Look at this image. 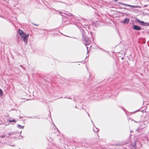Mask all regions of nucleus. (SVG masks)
Returning <instances> with one entry per match:
<instances>
[{
    "instance_id": "f257e3e1",
    "label": "nucleus",
    "mask_w": 149,
    "mask_h": 149,
    "mask_svg": "<svg viewBox=\"0 0 149 149\" xmlns=\"http://www.w3.org/2000/svg\"><path fill=\"white\" fill-rule=\"evenodd\" d=\"M19 32L20 35L21 36V38H23L24 41L25 42L26 44L27 43V38L29 37V34H26L23 32V31L20 29H19Z\"/></svg>"
},
{
    "instance_id": "f03ea898",
    "label": "nucleus",
    "mask_w": 149,
    "mask_h": 149,
    "mask_svg": "<svg viewBox=\"0 0 149 149\" xmlns=\"http://www.w3.org/2000/svg\"><path fill=\"white\" fill-rule=\"evenodd\" d=\"M137 21L141 25H142L143 26H146L149 25V23H145L143 21H141L139 19H137Z\"/></svg>"
},
{
    "instance_id": "7ed1b4c3",
    "label": "nucleus",
    "mask_w": 149,
    "mask_h": 149,
    "mask_svg": "<svg viewBox=\"0 0 149 149\" xmlns=\"http://www.w3.org/2000/svg\"><path fill=\"white\" fill-rule=\"evenodd\" d=\"M119 3L120 4L123 5L125 6H128L129 7H132V8H133L138 7V6H132V5H127V4L123 3Z\"/></svg>"
},
{
    "instance_id": "20e7f679",
    "label": "nucleus",
    "mask_w": 149,
    "mask_h": 149,
    "mask_svg": "<svg viewBox=\"0 0 149 149\" xmlns=\"http://www.w3.org/2000/svg\"><path fill=\"white\" fill-rule=\"evenodd\" d=\"M133 29L136 30H140L141 29V27L139 26L134 25L133 26Z\"/></svg>"
},
{
    "instance_id": "39448f33",
    "label": "nucleus",
    "mask_w": 149,
    "mask_h": 149,
    "mask_svg": "<svg viewBox=\"0 0 149 149\" xmlns=\"http://www.w3.org/2000/svg\"><path fill=\"white\" fill-rule=\"evenodd\" d=\"M129 19L127 18H125L123 21V23H129Z\"/></svg>"
},
{
    "instance_id": "423d86ee",
    "label": "nucleus",
    "mask_w": 149,
    "mask_h": 149,
    "mask_svg": "<svg viewBox=\"0 0 149 149\" xmlns=\"http://www.w3.org/2000/svg\"><path fill=\"white\" fill-rule=\"evenodd\" d=\"M3 95V92L2 90L0 89V96H2Z\"/></svg>"
},
{
    "instance_id": "0eeeda50",
    "label": "nucleus",
    "mask_w": 149,
    "mask_h": 149,
    "mask_svg": "<svg viewBox=\"0 0 149 149\" xmlns=\"http://www.w3.org/2000/svg\"><path fill=\"white\" fill-rule=\"evenodd\" d=\"M10 122H14L15 123L16 122V121L15 120H10Z\"/></svg>"
},
{
    "instance_id": "6e6552de",
    "label": "nucleus",
    "mask_w": 149,
    "mask_h": 149,
    "mask_svg": "<svg viewBox=\"0 0 149 149\" xmlns=\"http://www.w3.org/2000/svg\"><path fill=\"white\" fill-rule=\"evenodd\" d=\"M35 26H38V24H34Z\"/></svg>"
}]
</instances>
